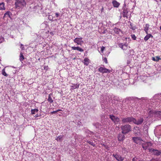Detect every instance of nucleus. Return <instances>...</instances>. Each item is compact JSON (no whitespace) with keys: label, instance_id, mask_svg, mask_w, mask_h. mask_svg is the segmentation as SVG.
I'll return each mask as SVG.
<instances>
[{"label":"nucleus","instance_id":"4d7b16f0","mask_svg":"<svg viewBox=\"0 0 161 161\" xmlns=\"http://www.w3.org/2000/svg\"><path fill=\"white\" fill-rule=\"evenodd\" d=\"M38 60H40V58H39V59H38Z\"/></svg>","mask_w":161,"mask_h":161},{"label":"nucleus","instance_id":"a19ab883","mask_svg":"<svg viewBox=\"0 0 161 161\" xmlns=\"http://www.w3.org/2000/svg\"><path fill=\"white\" fill-rule=\"evenodd\" d=\"M103 60H104V62L106 64L108 63L107 58H104L103 59Z\"/></svg>","mask_w":161,"mask_h":161},{"label":"nucleus","instance_id":"4be33fe9","mask_svg":"<svg viewBox=\"0 0 161 161\" xmlns=\"http://www.w3.org/2000/svg\"><path fill=\"white\" fill-rule=\"evenodd\" d=\"M149 25L148 24H147L145 25L144 30L145 31L147 34L148 31V30L149 27Z\"/></svg>","mask_w":161,"mask_h":161},{"label":"nucleus","instance_id":"f704fd0d","mask_svg":"<svg viewBox=\"0 0 161 161\" xmlns=\"http://www.w3.org/2000/svg\"><path fill=\"white\" fill-rule=\"evenodd\" d=\"M130 28L132 29V30H134L135 29L136 27H133L132 24H130Z\"/></svg>","mask_w":161,"mask_h":161},{"label":"nucleus","instance_id":"f3484780","mask_svg":"<svg viewBox=\"0 0 161 161\" xmlns=\"http://www.w3.org/2000/svg\"><path fill=\"white\" fill-rule=\"evenodd\" d=\"M93 125L95 126L97 128H99L100 127L102 126L101 124L98 122L94 123L93 124Z\"/></svg>","mask_w":161,"mask_h":161},{"label":"nucleus","instance_id":"aec40b11","mask_svg":"<svg viewBox=\"0 0 161 161\" xmlns=\"http://www.w3.org/2000/svg\"><path fill=\"white\" fill-rule=\"evenodd\" d=\"M84 64L87 65L89 64V59L87 58H85L84 60Z\"/></svg>","mask_w":161,"mask_h":161},{"label":"nucleus","instance_id":"39448f33","mask_svg":"<svg viewBox=\"0 0 161 161\" xmlns=\"http://www.w3.org/2000/svg\"><path fill=\"white\" fill-rule=\"evenodd\" d=\"M149 152L151 153H153V154L157 156H158L161 154V151L158 150L157 149H154L153 148L149 149Z\"/></svg>","mask_w":161,"mask_h":161},{"label":"nucleus","instance_id":"0eeeda50","mask_svg":"<svg viewBox=\"0 0 161 161\" xmlns=\"http://www.w3.org/2000/svg\"><path fill=\"white\" fill-rule=\"evenodd\" d=\"M98 71L102 73H110L111 72L110 70L107 69L105 68L101 67L98 69Z\"/></svg>","mask_w":161,"mask_h":161},{"label":"nucleus","instance_id":"de8ad7c7","mask_svg":"<svg viewBox=\"0 0 161 161\" xmlns=\"http://www.w3.org/2000/svg\"><path fill=\"white\" fill-rule=\"evenodd\" d=\"M10 1V0H6V2L7 3H8V2H9Z\"/></svg>","mask_w":161,"mask_h":161},{"label":"nucleus","instance_id":"bb28decb","mask_svg":"<svg viewBox=\"0 0 161 161\" xmlns=\"http://www.w3.org/2000/svg\"><path fill=\"white\" fill-rule=\"evenodd\" d=\"M2 75L5 76H8V75L5 72V69H4L2 70Z\"/></svg>","mask_w":161,"mask_h":161},{"label":"nucleus","instance_id":"f03ea898","mask_svg":"<svg viewBox=\"0 0 161 161\" xmlns=\"http://www.w3.org/2000/svg\"><path fill=\"white\" fill-rule=\"evenodd\" d=\"M26 3L25 0H16L15 5L16 8L25 6Z\"/></svg>","mask_w":161,"mask_h":161},{"label":"nucleus","instance_id":"a211bd4d","mask_svg":"<svg viewBox=\"0 0 161 161\" xmlns=\"http://www.w3.org/2000/svg\"><path fill=\"white\" fill-rule=\"evenodd\" d=\"M52 95V93H50V94H49L48 96V99H47V100L48 101V102L50 103H52L53 102V100L51 97V96Z\"/></svg>","mask_w":161,"mask_h":161},{"label":"nucleus","instance_id":"f257e3e1","mask_svg":"<svg viewBox=\"0 0 161 161\" xmlns=\"http://www.w3.org/2000/svg\"><path fill=\"white\" fill-rule=\"evenodd\" d=\"M121 128L122 130V133L123 134L128 133L131 131V126L129 124L122 125Z\"/></svg>","mask_w":161,"mask_h":161},{"label":"nucleus","instance_id":"864d4df0","mask_svg":"<svg viewBox=\"0 0 161 161\" xmlns=\"http://www.w3.org/2000/svg\"><path fill=\"white\" fill-rule=\"evenodd\" d=\"M103 146H105H105H105L104 144H103Z\"/></svg>","mask_w":161,"mask_h":161},{"label":"nucleus","instance_id":"2eb2a0df","mask_svg":"<svg viewBox=\"0 0 161 161\" xmlns=\"http://www.w3.org/2000/svg\"><path fill=\"white\" fill-rule=\"evenodd\" d=\"M71 48L72 50H77L79 51L80 52H83L84 51V50L82 49L81 48H80V47H71Z\"/></svg>","mask_w":161,"mask_h":161},{"label":"nucleus","instance_id":"c9c22d12","mask_svg":"<svg viewBox=\"0 0 161 161\" xmlns=\"http://www.w3.org/2000/svg\"><path fill=\"white\" fill-rule=\"evenodd\" d=\"M131 38H132L134 40H135L136 39V37L134 35H131Z\"/></svg>","mask_w":161,"mask_h":161},{"label":"nucleus","instance_id":"7c9ffc66","mask_svg":"<svg viewBox=\"0 0 161 161\" xmlns=\"http://www.w3.org/2000/svg\"><path fill=\"white\" fill-rule=\"evenodd\" d=\"M61 110H62L61 109H58V110H57L56 111L51 112V114H54L58 112L59 111H61Z\"/></svg>","mask_w":161,"mask_h":161},{"label":"nucleus","instance_id":"603ef678","mask_svg":"<svg viewBox=\"0 0 161 161\" xmlns=\"http://www.w3.org/2000/svg\"><path fill=\"white\" fill-rule=\"evenodd\" d=\"M20 45H21V46H23V45L22 44H20Z\"/></svg>","mask_w":161,"mask_h":161},{"label":"nucleus","instance_id":"c03bdc74","mask_svg":"<svg viewBox=\"0 0 161 161\" xmlns=\"http://www.w3.org/2000/svg\"><path fill=\"white\" fill-rule=\"evenodd\" d=\"M104 48H105V47H103H103L101 48V51L102 52H103V50H104Z\"/></svg>","mask_w":161,"mask_h":161},{"label":"nucleus","instance_id":"bf43d9fd","mask_svg":"<svg viewBox=\"0 0 161 161\" xmlns=\"http://www.w3.org/2000/svg\"><path fill=\"white\" fill-rule=\"evenodd\" d=\"M160 1H161V0H160Z\"/></svg>","mask_w":161,"mask_h":161},{"label":"nucleus","instance_id":"49530a36","mask_svg":"<svg viewBox=\"0 0 161 161\" xmlns=\"http://www.w3.org/2000/svg\"><path fill=\"white\" fill-rule=\"evenodd\" d=\"M150 161H158V160L156 159H153L152 160H151Z\"/></svg>","mask_w":161,"mask_h":161},{"label":"nucleus","instance_id":"2f4dec72","mask_svg":"<svg viewBox=\"0 0 161 161\" xmlns=\"http://www.w3.org/2000/svg\"><path fill=\"white\" fill-rule=\"evenodd\" d=\"M87 142L94 147L95 146V145L94 144H93L92 142H91V141H87Z\"/></svg>","mask_w":161,"mask_h":161},{"label":"nucleus","instance_id":"13d9d810","mask_svg":"<svg viewBox=\"0 0 161 161\" xmlns=\"http://www.w3.org/2000/svg\"><path fill=\"white\" fill-rule=\"evenodd\" d=\"M103 33H105V32H104V31L103 32Z\"/></svg>","mask_w":161,"mask_h":161},{"label":"nucleus","instance_id":"c756f323","mask_svg":"<svg viewBox=\"0 0 161 161\" xmlns=\"http://www.w3.org/2000/svg\"><path fill=\"white\" fill-rule=\"evenodd\" d=\"M4 41V39L3 37L2 36H0V43H1Z\"/></svg>","mask_w":161,"mask_h":161},{"label":"nucleus","instance_id":"09e8293b","mask_svg":"<svg viewBox=\"0 0 161 161\" xmlns=\"http://www.w3.org/2000/svg\"><path fill=\"white\" fill-rule=\"evenodd\" d=\"M79 87V85L77 86H76L75 87V88H78Z\"/></svg>","mask_w":161,"mask_h":161},{"label":"nucleus","instance_id":"a18cd8bd","mask_svg":"<svg viewBox=\"0 0 161 161\" xmlns=\"http://www.w3.org/2000/svg\"><path fill=\"white\" fill-rule=\"evenodd\" d=\"M56 17H58V16H59V14H58V13H56Z\"/></svg>","mask_w":161,"mask_h":161},{"label":"nucleus","instance_id":"5701e85b","mask_svg":"<svg viewBox=\"0 0 161 161\" xmlns=\"http://www.w3.org/2000/svg\"><path fill=\"white\" fill-rule=\"evenodd\" d=\"M4 3H0V10H4L5 8L4 7Z\"/></svg>","mask_w":161,"mask_h":161},{"label":"nucleus","instance_id":"9d476101","mask_svg":"<svg viewBox=\"0 0 161 161\" xmlns=\"http://www.w3.org/2000/svg\"><path fill=\"white\" fill-rule=\"evenodd\" d=\"M149 145L152 146V143L150 142H147L145 144H142V147L144 150H146L148 148Z\"/></svg>","mask_w":161,"mask_h":161},{"label":"nucleus","instance_id":"1a4fd4ad","mask_svg":"<svg viewBox=\"0 0 161 161\" xmlns=\"http://www.w3.org/2000/svg\"><path fill=\"white\" fill-rule=\"evenodd\" d=\"M82 38H76L74 40V42L76 43L78 45H81V43H83V41L82 40Z\"/></svg>","mask_w":161,"mask_h":161},{"label":"nucleus","instance_id":"393cba45","mask_svg":"<svg viewBox=\"0 0 161 161\" xmlns=\"http://www.w3.org/2000/svg\"><path fill=\"white\" fill-rule=\"evenodd\" d=\"M132 140L133 141L136 143H138L139 142L138 140L137 139V137H132Z\"/></svg>","mask_w":161,"mask_h":161},{"label":"nucleus","instance_id":"ddd939ff","mask_svg":"<svg viewBox=\"0 0 161 161\" xmlns=\"http://www.w3.org/2000/svg\"><path fill=\"white\" fill-rule=\"evenodd\" d=\"M123 17H126L127 18H128L127 14L128 13V10L126 8H123Z\"/></svg>","mask_w":161,"mask_h":161},{"label":"nucleus","instance_id":"dca6fc26","mask_svg":"<svg viewBox=\"0 0 161 161\" xmlns=\"http://www.w3.org/2000/svg\"><path fill=\"white\" fill-rule=\"evenodd\" d=\"M113 6L114 7L118 8L119 7L120 3L116 0H114L112 2Z\"/></svg>","mask_w":161,"mask_h":161},{"label":"nucleus","instance_id":"6e6552de","mask_svg":"<svg viewBox=\"0 0 161 161\" xmlns=\"http://www.w3.org/2000/svg\"><path fill=\"white\" fill-rule=\"evenodd\" d=\"M134 123L137 125H141L143 122L144 119L142 118H140L137 120L135 118L134 119Z\"/></svg>","mask_w":161,"mask_h":161},{"label":"nucleus","instance_id":"5fc2aeb1","mask_svg":"<svg viewBox=\"0 0 161 161\" xmlns=\"http://www.w3.org/2000/svg\"><path fill=\"white\" fill-rule=\"evenodd\" d=\"M160 29L161 30V26L160 27Z\"/></svg>","mask_w":161,"mask_h":161},{"label":"nucleus","instance_id":"58836bf2","mask_svg":"<svg viewBox=\"0 0 161 161\" xmlns=\"http://www.w3.org/2000/svg\"><path fill=\"white\" fill-rule=\"evenodd\" d=\"M41 115L40 114H37L34 116V117L35 118H36V117H40V116H41Z\"/></svg>","mask_w":161,"mask_h":161},{"label":"nucleus","instance_id":"cd10ccee","mask_svg":"<svg viewBox=\"0 0 161 161\" xmlns=\"http://www.w3.org/2000/svg\"><path fill=\"white\" fill-rule=\"evenodd\" d=\"M63 137V136H59L56 139L58 141L60 140Z\"/></svg>","mask_w":161,"mask_h":161},{"label":"nucleus","instance_id":"473e14b6","mask_svg":"<svg viewBox=\"0 0 161 161\" xmlns=\"http://www.w3.org/2000/svg\"><path fill=\"white\" fill-rule=\"evenodd\" d=\"M119 46L121 48H122L123 49H124V45L122 43H120L119 44Z\"/></svg>","mask_w":161,"mask_h":161},{"label":"nucleus","instance_id":"20e7f679","mask_svg":"<svg viewBox=\"0 0 161 161\" xmlns=\"http://www.w3.org/2000/svg\"><path fill=\"white\" fill-rule=\"evenodd\" d=\"M134 118L132 117L124 118H122V122L123 123H130L131 122H133L134 123Z\"/></svg>","mask_w":161,"mask_h":161},{"label":"nucleus","instance_id":"a878e982","mask_svg":"<svg viewBox=\"0 0 161 161\" xmlns=\"http://www.w3.org/2000/svg\"><path fill=\"white\" fill-rule=\"evenodd\" d=\"M159 59H160V58L158 56H157L156 58L154 57H152V60L155 61H158Z\"/></svg>","mask_w":161,"mask_h":161},{"label":"nucleus","instance_id":"412c9836","mask_svg":"<svg viewBox=\"0 0 161 161\" xmlns=\"http://www.w3.org/2000/svg\"><path fill=\"white\" fill-rule=\"evenodd\" d=\"M38 111V109L36 108L32 109L31 110V114H35L36 113H37Z\"/></svg>","mask_w":161,"mask_h":161},{"label":"nucleus","instance_id":"6ab92c4d","mask_svg":"<svg viewBox=\"0 0 161 161\" xmlns=\"http://www.w3.org/2000/svg\"><path fill=\"white\" fill-rule=\"evenodd\" d=\"M150 37H153V36L151 34H147L145 37L144 39L145 41H147Z\"/></svg>","mask_w":161,"mask_h":161},{"label":"nucleus","instance_id":"8fccbe9b","mask_svg":"<svg viewBox=\"0 0 161 161\" xmlns=\"http://www.w3.org/2000/svg\"><path fill=\"white\" fill-rule=\"evenodd\" d=\"M115 154H113V156L114 157H115V158L116 156H115Z\"/></svg>","mask_w":161,"mask_h":161},{"label":"nucleus","instance_id":"37998d69","mask_svg":"<svg viewBox=\"0 0 161 161\" xmlns=\"http://www.w3.org/2000/svg\"><path fill=\"white\" fill-rule=\"evenodd\" d=\"M137 137V139L138 140V141H142V139H141V138H140V137Z\"/></svg>","mask_w":161,"mask_h":161},{"label":"nucleus","instance_id":"ea45409f","mask_svg":"<svg viewBox=\"0 0 161 161\" xmlns=\"http://www.w3.org/2000/svg\"><path fill=\"white\" fill-rule=\"evenodd\" d=\"M48 18L50 20H52L53 19V17L51 15H49L48 16Z\"/></svg>","mask_w":161,"mask_h":161},{"label":"nucleus","instance_id":"79ce46f5","mask_svg":"<svg viewBox=\"0 0 161 161\" xmlns=\"http://www.w3.org/2000/svg\"><path fill=\"white\" fill-rule=\"evenodd\" d=\"M44 69L45 70H47L48 69V66H45L44 67Z\"/></svg>","mask_w":161,"mask_h":161},{"label":"nucleus","instance_id":"423d86ee","mask_svg":"<svg viewBox=\"0 0 161 161\" xmlns=\"http://www.w3.org/2000/svg\"><path fill=\"white\" fill-rule=\"evenodd\" d=\"M109 117L115 124L118 123L120 120L119 118L113 115H109Z\"/></svg>","mask_w":161,"mask_h":161},{"label":"nucleus","instance_id":"b1692460","mask_svg":"<svg viewBox=\"0 0 161 161\" xmlns=\"http://www.w3.org/2000/svg\"><path fill=\"white\" fill-rule=\"evenodd\" d=\"M132 161H143V160L135 157L133 158Z\"/></svg>","mask_w":161,"mask_h":161},{"label":"nucleus","instance_id":"72a5a7b5","mask_svg":"<svg viewBox=\"0 0 161 161\" xmlns=\"http://www.w3.org/2000/svg\"><path fill=\"white\" fill-rule=\"evenodd\" d=\"M10 13V12L9 11H7L6 13H5L4 14V16L5 17L6 15H8V16L9 17H10L9 13Z\"/></svg>","mask_w":161,"mask_h":161},{"label":"nucleus","instance_id":"f8f14e48","mask_svg":"<svg viewBox=\"0 0 161 161\" xmlns=\"http://www.w3.org/2000/svg\"><path fill=\"white\" fill-rule=\"evenodd\" d=\"M125 139V136L124 135L122 134H119L118 137V139L119 141H122Z\"/></svg>","mask_w":161,"mask_h":161},{"label":"nucleus","instance_id":"6e6d98bb","mask_svg":"<svg viewBox=\"0 0 161 161\" xmlns=\"http://www.w3.org/2000/svg\"><path fill=\"white\" fill-rule=\"evenodd\" d=\"M143 98H142L141 99H144Z\"/></svg>","mask_w":161,"mask_h":161},{"label":"nucleus","instance_id":"9b49d317","mask_svg":"<svg viewBox=\"0 0 161 161\" xmlns=\"http://www.w3.org/2000/svg\"><path fill=\"white\" fill-rule=\"evenodd\" d=\"M115 33L116 34L118 35H119L120 33L121 34H122V31L121 30H120V29L116 28L115 27L113 29Z\"/></svg>","mask_w":161,"mask_h":161},{"label":"nucleus","instance_id":"c85d7f7f","mask_svg":"<svg viewBox=\"0 0 161 161\" xmlns=\"http://www.w3.org/2000/svg\"><path fill=\"white\" fill-rule=\"evenodd\" d=\"M24 59V56L22 55V54L21 53H20V60L21 61H23Z\"/></svg>","mask_w":161,"mask_h":161},{"label":"nucleus","instance_id":"4468645a","mask_svg":"<svg viewBox=\"0 0 161 161\" xmlns=\"http://www.w3.org/2000/svg\"><path fill=\"white\" fill-rule=\"evenodd\" d=\"M115 156H116L115 158L118 161H122L124 159V158L122 157L120 155L116 154Z\"/></svg>","mask_w":161,"mask_h":161},{"label":"nucleus","instance_id":"e433bc0d","mask_svg":"<svg viewBox=\"0 0 161 161\" xmlns=\"http://www.w3.org/2000/svg\"><path fill=\"white\" fill-rule=\"evenodd\" d=\"M45 25L46 26V27H47V26H48V25H47V21H44L42 24V25Z\"/></svg>","mask_w":161,"mask_h":161},{"label":"nucleus","instance_id":"7ed1b4c3","mask_svg":"<svg viewBox=\"0 0 161 161\" xmlns=\"http://www.w3.org/2000/svg\"><path fill=\"white\" fill-rule=\"evenodd\" d=\"M148 114L150 116L158 117L161 116V111H156L154 110H151L149 112Z\"/></svg>","mask_w":161,"mask_h":161},{"label":"nucleus","instance_id":"3c124183","mask_svg":"<svg viewBox=\"0 0 161 161\" xmlns=\"http://www.w3.org/2000/svg\"><path fill=\"white\" fill-rule=\"evenodd\" d=\"M88 131H89V132H90L91 133H93V132H92L91 131H90V130H88Z\"/></svg>","mask_w":161,"mask_h":161},{"label":"nucleus","instance_id":"4c0bfd02","mask_svg":"<svg viewBox=\"0 0 161 161\" xmlns=\"http://www.w3.org/2000/svg\"><path fill=\"white\" fill-rule=\"evenodd\" d=\"M124 46V49H123V50H125L127 49V45L126 44H123Z\"/></svg>","mask_w":161,"mask_h":161}]
</instances>
